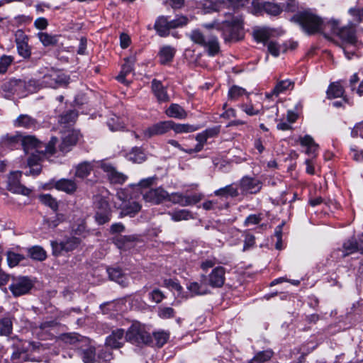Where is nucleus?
<instances>
[{
	"instance_id": "nucleus-1",
	"label": "nucleus",
	"mask_w": 363,
	"mask_h": 363,
	"mask_svg": "<svg viewBox=\"0 0 363 363\" xmlns=\"http://www.w3.org/2000/svg\"><path fill=\"white\" fill-rule=\"evenodd\" d=\"M225 16L226 18L222 22L213 21L210 23H204L202 26L208 30L215 28L221 31L225 42L238 41L242 39L244 32L242 18L233 16L230 13H225Z\"/></svg>"
},
{
	"instance_id": "nucleus-2",
	"label": "nucleus",
	"mask_w": 363,
	"mask_h": 363,
	"mask_svg": "<svg viewBox=\"0 0 363 363\" xmlns=\"http://www.w3.org/2000/svg\"><path fill=\"white\" fill-rule=\"evenodd\" d=\"M339 25V21L330 19L327 22L325 27H329L328 30L333 34L336 35L345 44V46L343 47V50L346 57L350 60L352 58V55L354 54V51H349L347 50V46L355 45L357 42L355 29L356 24L349 23L347 26L341 28Z\"/></svg>"
},
{
	"instance_id": "nucleus-3",
	"label": "nucleus",
	"mask_w": 363,
	"mask_h": 363,
	"mask_svg": "<svg viewBox=\"0 0 363 363\" xmlns=\"http://www.w3.org/2000/svg\"><path fill=\"white\" fill-rule=\"evenodd\" d=\"M292 20L297 22L303 31L309 35L325 32L329 29V27H325L327 22L324 23L320 17L309 11L300 13L294 16Z\"/></svg>"
},
{
	"instance_id": "nucleus-4",
	"label": "nucleus",
	"mask_w": 363,
	"mask_h": 363,
	"mask_svg": "<svg viewBox=\"0 0 363 363\" xmlns=\"http://www.w3.org/2000/svg\"><path fill=\"white\" fill-rule=\"evenodd\" d=\"M125 340L133 345L142 346L150 344L152 342V337L145 325L135 322L126 331Z\"/></svg>"
},
{
	"instance_id": "nucleus-5",
	"label": "nucleus",
	"mask_w": 363,
	"mask_h": 363,
	"mask_svg": "<svg viewBox=\"0 0 363 363\" xmlns=\"http://www.w3.org/2000/svg\"><path fill=\"white\" fill-rule=\"evenodd\" d=\"M189 37L194 43L206 48L209 56H215L220 51L218 40L215 35L205 34L195 29L190 33Z\"/></svg>"
},
{
	"instance_id": "nucleus-6",
	"label": "nucleus",
	"mask_w": 363,
	"mask_h": 363,
	"mask_svg": "<svg viewBox=\"0 0 363 363\" xmlns=\"http://www.w3.org/2000/svg\"><path fill=\"white\" fill-rule=\"evenodd\" d=\"M274 30L269 28H261L254 30L253 37L258 43H262L267 46L269 52L274 57H278L281 51L285 52V45L281 46L276 41L272 40Z\"/></svg>"
},
{
	"instance_id": "nucleus-7",
	"label": "nucleus",
	"mask_w": 363,
	"mask_h": 363,
	"mask_svg": "<svg viewBox=\"0 0 363 363\" xmlns=\"http://www.w3.org/2000/svg\"><path fill=\"white\" fill-rule=\"evenodd\" d=\"M187 18L185 16H179L174 20L169 21L165 16H160L155 21L154 28L158 35L161 37H166L169 34V30L183 26L187 23Z\"/></svg>"
},
{
	"instance_id": "nucleus-8",
	"label": "nucleus",
	"mask_w": 363,
	"mask_h": 363,
	"mask_svg": "<svg viewBox=\"0 0 363 363\" xmlns=\"http://www.w3.org/2000/svg\"><path fill=\"white\" fill-rule=\"evenodd\" d=\"M79 244L80 240L76 237L68 238L61 242L52 241L51 246L52 248V253L54 255L58 256L62 252H71L75 250Z\"/></svg>"
},
{
	"instance_id": "nucleus-9",
	"label": "nucleus",
	"mask_w": 363,
	"mask_h": 363,
	"mask_svg": "<svg viewBox=\"0 0 363 363\" xmlns=\"http://www.w3.org/2000/svg\"><path fill=\"white\" fill-rule=\"evenodd\" d=\"M171 125V121H160L155 123L143 130L142 138L149 139L152 137L164 135L169 132Z\"/></svg>"
},
{
	"instance_id": "nucleus-10",
	"label": "nucleus",
	"mask_w": 363,
	"mask_h": 363,
	"mask_svg": "<svg viewBox=\"0 0 363 363\" xmlns=\"http://www.w3.org/2000/svg\"><path fill=\"white\" fill-rule=\"evenodd\" d=\"M32 287L33 284L30 279L26 277H20L13 279L9 286V289L13 296H20L27 294Z\"/></svg>"
},
{
	"instance_id": "nucleus-11",
	"label": "nucleus",
	"mask_w": 363,
	"mask_h": 363,
	"mask_svg": "<svg viewBox=\"0 0 363 363\" xmlns=\"http://www.w3.org/2000/svg\"><path fill=\"white\" fill-rule=\"evenodd\" d=\"M21 172L16 171L11 172L8 178V187L9 190L22 195L28 196L31 190L21 184L20 178Z\"/></svg>"
},
{
	"instance_id": "nucleus-12",
	"label": "nucleus",
	"mask_w": 363,
	"mask_h": 363,
	"mask_svg": "<svg viewBox=\"0 0 363 363\" xmlns=\"http://www.w3.org/2000/svg\"><path fill=\"white\" fill-rule=\"evenodd\" d=\"M78 352L84 363H94L96 359V349L89 339H83L77 347Z\"/></svg>"
},
{
	"instance_id": "nucleus-13",
	"label": "nucleus",
	"mask_w": 363,
	"mask_h": 363,
	"mask_svg": "<svg viewBox=\"0 0 363 363\" xmlns=\"http://www.w3.org/2000/svg\"><path fill=\"white\" fill-rule=\"evenodd\" d=\"M239 186L243 194H257L262 189V182L255 177H243L239 182Z\"/></svg>"
},
{
	"instance_id": "nucleus-14",
	"label": "nucleus",
	"mask_w": 363,
	"mask_h": 363,
	"mask_svg": "<svg viewBox=\"0 0 363 363\" xmlns=\"http://www.w3.org/2000/svg\"><path fill=\"white\" fill-rule=\"evenodd\" d=\"M225 269L223 267L218 266L213 269L211 272L206 276L207 285L213 288H220L225 283Z\"/></svg>"
},
{
	"instance_id": "nucleus-15",
	"label": "nucleus",
	"mask_w": 363,
	"mask_h": 363,
	"mask_svg": "<svg viewBox=\"0 0 363 363\" xmlns=\"http://www.w3.org/2000/svg\"><path fill=\"white\" fill-rule=\"evenodd\" d=\"M169 193L161 187L151 189L143 194V199L146 202L157 205L167 200Z\"/></svg>"
},
{
	"instance_id": "nucleus-16",
	"label": "nucleus",
	"mask_w": 363,
	"mask_h": 363,
	"mask_svg": "<svg viewBox=\"0 0 363 363\" xmlns=\"http://www.w3.org/2000/svg\"><path fill=\"white\" fill-rule=\"evenodd\" d=\"M201 199V196L199 195H193L186 196L180 193H172V194H169L168 198H167L166 201H169L172 202L173 203H178L182 206H187L193 204H196L199 202Z\"/></svg>"
},
{
	"instance_id": "nucleus-17",
	"label": "nucleus",
	"mask_w": 363,
	"mask_h": 363,
	"mask_svg": "<svg viewBox=\"0 0 363 363\" xmlns=\"http://www.w3.org/2000/svg\"><path fill=\"white\" fill-rule=\"evenodd\" d=\"M80 138L79 131L75 130H68L62 138V143L60 145V150L62 152H68L70 147L75 145Z\"/></svg>"
},
{
	"instance_id": "nucleus-18",
	"label": "nucleus",
	"mask_w": 363,
	"mask_h": 363,
	"mask_svg": "<svg viewBox=\"0 0 363 363\" xmlns=\"http://www.w3.org/2000/svg\"><path fill=\"white\" fill-rule=\"evenodd\" d=\"M44 82L49 86L57 88L66 86L69 82V77L64 73L54 72L44 77Z\"/></svg>"
},
{
	"instance_id": "nucleus-19",
	"label": "nucleus",
	"mask_w": 363,
	"mask_h": 363,
	"mask_svg": "<svg viewBox=\"0 0 363 363\" xmlns=\"http://www.w3.org/2000/svg\"><path fill=\"white\" fill-rule=\"evenodd\" d=\"M126 341L124 330L116 329L112 331L111 334L106 337V345L111 348H120Z\"/></svg>"
},
{
	"instance_id": "nucleus-20",
	"label": "nucleus",
	"mask_w": 363,
	"mask_h": 363,
	"mask_svg": "<svg viewBox=\"0 0 363 363\" xmlns=\"http://www.w3.org/2000/svg\"><path fill=\"white\" fill-rule=\"evenodd\" d=\"M225 4L223 0H203L199 3L198 7L203 13H210L220 11Z\"/></svg>"
},
{
	"instance_id": "nucleus-21",
	"label": "nucleus",
	"mask_w": 363,
	"mask_h": 363,
	"mask_svg": "<svg viewBox=\"0 0 363 363\" xmlns=\"http://www.w3.org/2000/svg\"><path fill=\"white\" fill-rule=\"evenodd\" d=\"M101 168L107 173L108 179L111 183L123 184L127 179V176L121 172H118L110 164H103Z\"/></svg>"
},
{
	"instance_id": "nucleus-22",
	"label": "nucleus",
	"mask_w": 363,
	"mask_h": 363,
	"mask_svg": "<svg viewBox=\"0 0 363 363\" xmlns=\"http://www.w3.org/2000/svg\"><path fill=\"white\" fill-rule=\"evenodd\" d=\"M35 152H32L31 155L28 159V164L30 167L29 174L38 175L41 171V168L38 166L39 162L44 157L43 150H37ZM26 175L28 174L26 173Z\"/></svg>"
},
{
	"instance_id": "nucleus-23",
	"label": "nucleus",
	"mask_w": 363,
	"mask_h": 363,
	"mask_svg": "<svg viewBox=\"0 0 363 363\" xmlns=\"http://www.w3.org/2000/svg\"><path fill=\"white\" fill-rule=\"evenodd\" d=\"M13 125L16 128L35 129L38 125V122L28 114H21L13 121Z\"/></svg>"
},
{
	"instance_id": "nucleus-24",
	"label": "nucleus",
	"mask_w": 363,
	"mask_h": 363,
	"mask_svg": "<svg viewBox=\"0 0 363 363\" xmlns=\"http://www.w3.org/2000/svg\"><path fill=\"white\" fill-rule=\"evenodd\" d=\"M201 283L192 281L186 286L187 289L195 295H204L208 293L206 276L201 275Z\"/></svg>"
},
{
	"instance_id": "nucleus-25",
	"label": "nucleus",
	"mask_w": 363,
	"mask_h": 363,
	"mask_svg": "<svg viewBox=\"0 0 363 363\" xmlns=\"http://www.w3.org/2000/svg\"><path fill=\"white\" fill-rule=\"evenodd\" d=\"M21 143L25 152L26 153H28L30 150L33 149H35V151H37L41 150L43 148V143L33 135H22Z\"/></svg>"
},
{
	"instance_id": "nucleus-26",
	"label": "nucleus",
	"mask_w": 363,
	"mask_h": 363,
	"mask_svg": "<svg viewBox=\"0 0 363 363\" xmlns=\"http://www.w3.org/2000/svg\"><path fill=\"white\" fill-rule=\"evenodd\" d=\"M152 90L160 102H166L169 100L166 88L162 84L160 81L155 79L152 81Z\"/></svg>"
},
{
	"instance_id": "nucleus-27",
	"label": "nucleus",
	"mask_w": 363,
	"mask_h": 363,
	"mask_svg": "<svg viewBox=\"0 0 363 363\" xmlns=\"http://www.w3.org/2000/svg\"><path fill=\"white\" fill-rule=\"evenodd\" d=\"M55 187L59 191L72 194L76 191L77 185L72 179H61L55 183Z\"/></svg>"
},
{
	"instance_id": "nucleus-28",
	"label": "nucleus",
	"mask_w": 363,
	"mask_h": 363,
	"mask_svg": "<svg viewBox=\"0 0 363 363\" xmlns=\"http://www.w3.org/2000/svg\"><path fill=\"white\" fill-rule=\"evenodd\" d=\"M141 208L142 206L138 202L134 200L129 201L122 203L121 213L123 216L133 217L141 210Z\"/></svg>"
},
{
	"instance_id": "nucleus-29",
	"label": "nucleus",
	"mask_w": 363,
	"mask_h": 363,
	"mask_svg": "<svg viewBox=\"0 0 363 363\" xmlns=\"http://www.w3.org/2000/svg\"><path fill=\"white\" fill-rule=\"evenodd\" d=\"M14 317L11 314H6L0 318V335L9 336L13 330V320Z\"/></svg>"
},
{
	"instance_id": "nucleus-30",
	"label": "nucleus",
	"mask_w": 363,
	"mask_h": 363,
	"mask_svg": "<svg viewBox=\"0 0 363 363\" xmlns=\"http://www.w3.org/2000/svg\"><path fill=\"white\" fill-rule=\"evenodd\" d=\"M299 141L302 146L307 147L306 150V153L307 155L313 156L315 155L316 152L318 150V145L315 143L313 138L311 135H306L303 137H300Z\"/></svg>"
},
{
	"instance_id": "nucleus-31",
	"label": "nucleus",
	"mask_w": 363,
	"mask_h": 363,
	"mask_svg": "<svg viewBox=\"0 0 363 363\" xmlns=\"http://www.w3.org/2000/svg\"><path fill=\"white\" fill-rule=\"evenodd\" d=\"M165 113L169 117L177 119H184L187 117L186 111L177 104H172L166 110Z\"/></svg>"
},
{
	"instance_id": "nucleus-32",
	"label": "nucleus",
	"mask_w": 363,
	"mask_h": 363,
	"mask_svg": "<svg viewBox=\"0 0 363 363\" xmlns=\"http://www.w3.org/2000/svg\"><path fill=\"white\" fill-rule=\"evenodd\" d=\"M109 277L111 280L117 282L122 286H126L128 284V278L120 269L113 268L108 270Z\"/></svg>"
},
{
	"instance_id": "nucleus-33",
	"label": "nucleus",
	"mask_w": 363,
	"mask_h": 363,
	"mask_svg": "<svg viewBox=\"0 0 363 363\" xmlns=\"http://www.w3.org/2000/svg\"><path fill=\"white\" fill-rule=\"evenodd\" d=\"M134 62H135L134 57H128V58L125 59V62L122 66L121 71L120 74L116 77V79H118V82L123 83V84H127L125 77L133 71V66Z\"/></svg>"
},
{
	"instance_id": "nucleus-34",
	"label": "nucleus",
	"mask_w": 363,
	"mask_h": 363,
	"mask_svg": "<svg viewBox=\"0 0 363 363\" xmlns=\"http://www.w3.org/2000/svg\"><path fill=\"white\" fill-rule=\"evenodd\" d=\"M126 158L129 161L140 164L145 161L146 155L141 148L134 147L127 154Z\"/></svg>"
},
{
	"instance_id": "nucleus-35",
	"label": "nucleus",
	"mask_w": 363,
	"mask_h": 363,
	"mask_svg": "<svg viewBox=\"0 0 363 363\" xmlns=\"http://www.w3.org/2000/svg\"><path fill=\"white\" fill-rule=\"evenodd\" d=\"M9 87L14 94H21L25 91H30L27 87L26 81L22 79H13L9 82Z\"/></svg>"
},
{
	"instance_id": "nucleus-36",
	"label": "nucleus",
	"mask_w": 363,
	"mask_h": 363,
	"mask_svg": "<svg viewBox=\"0 0 363 363\" xmlns=\"http://www.w3.org/2000/svg\"><path fill=\"white\" fill-rule=\"evenodd\" d=\"M93 166L90 162H84L76 166L74 175L76 177L84 179L90 174Z\"/></svg>"
},
{
	"instance_id": "nucleus-37",
	"label": "nucleus",
	"mask_w": 363,
	"mask_h": 363,
	"mask_svg": "<svg viewBox=\"0 0 363 363\" xmlns=\"http://www.w3.org/2000/svg\"><path fill=\"white\" fill-rule=\"evenodd\" d=\"M170 128L171 130H173L176 133H187L194 132L197 130L199 128L190 124L176 123L171 121Z\"/></svg>"
},
{
	"instance_id": "nucleus-38",
	"label": "nucleus",
	"mask_w": 363,
	"mask_h": 363,
	"mask_svg": "<svg viewBox=\"0 0 363 363\" xmlns=\"http://www.w3.org/2000/svg\"><path fill=\"white\" fill-rule=\"evenodd\" d=\"M168 214L171 216L172 220L175 222L187 220L193 218V216L191 211L186 209H181L172 212H169Z\"/></svg>"
},
{
	"instance_id": "nucleus-39",
	"label": "nucleus",
	"mask_w": 363,
	"mask_h": 363,
	"mask_svg": "<svg viewBox=\"0 0 363 363\" xmlns=\"http://www.w3.org/2000/svg\"><path fill=\"white\" fill-rule=\"evenodd\" d=\"M175 54V50L171 46L166 45L161 48L159 56L162 64L167 63L172 60Z\"/></svg>"
},
{
	"instance_id": "nucleus-40",
	"label": "nucleus",
	"mask_w": 363,
	"mask_h": 363,
	"mask_svg": "<svg viewBox=\"0 0 363 363\" xmlns=\"http://www.w3.org/2000/svg\"><path fill=\"white\" fill-rule=\"evenodd\" d=\"M214 194L218 196L236 197L239 195V193L236 187L233 184H230L215 191Z\"/></svg>"
},
{
	"instance_id": "nucleus-41",
	"label": "nucleus",
	"mask_w": 363,
	"mask_h": 363,
	"mask_svg": "<svg viewBox=\"0 0 363 363\" xmlns=\"http://www.w3.org/2000/svg\"><path fill=\"white\" fill-rule=\"evenodd\" d=\"M343 94L344 89L339 82L332 83L327 90L328 99L342 97Z\"/></svg>"
},
{
	"instance_id": "nucleus-42",
	"label": "nucleus",
	"mask_w": 363,
	"mask_h": 363,
	"mask_svg": "<svg viewBox=\"0 0 363 363\" xmlns=\"http://www.w3.org/2000/svg\"><path fill=\"white\" fill-rule=\"evenodd\" d=\"M17 50L18 54L24 58H28L31 52L26 38L16 39Z\"/></svg>"
},
{
	"instance_id": "nucleus-43",
	"label": "nucleus",
	"mask_w": 363,
	"mask_h": 363,
	"mask_svg": "<svg viewBox=\"0 0 363 363\" xmlns=\"http://www.w3.org/2000/svg\"><path fill=\"white\" fill-rule=\"evenodd\" d=\"M22 135L16 133L14 135L6 134L1 138V142L7 146L14 147L16 144L21 142Z\"/></svg>"
},
{
	"instance_id": "nucleus-44",
	"label": "nucleus",
	"mask_w": 363,
	"mask_h": 363,
	"mask_svg": "<svg viewBox=\"0 0 363 363\" xmlns=\"http://www.w3.org/2000/svg\"><path fill=\"white\" fill-rule=\"evenodd\" d=\"M28 253L32 259L38 261H43L47 257L46 252L40 246H34L30 248Z\"/></svg>"
},
{
	"instance_id": "nucleus-45",
	"label": "nucleus",
	"mask_w": 363,
	"mask_h": 363,
	"mask_svg": "<svg viewBox=\"0 0 363 363\" xmlns=\"http://www.w3.org/2000/svg\"><path fill=\"white\" fill-rule=\"evenodd\" d=\"M39 200L43 204L49 206L54 211H56L58 208L57 201L49 194L40 195Z\"/></svg>"
},
{
	"instance_id": "nucleus-46",
	"label": "nucleus",
	"mask_w": 363,
	"mask_h": 363,
	"mask_svg": "<svg viewBox=\"0 0 363 363\" xmlns=\"http://www.w3.org/2000/svg\"><path fill=\"white\" fill-rule=\"evenodd\" d=\"M294 87V83L289 80H282L277 83L272 90V94L278 96L279 94L286 90L291 89Z\"/></svg>"
},
{
	"instance_id": "nucleus-47",
	"label": "nucleus",
	"mask_w": 363,
	"mask_h": 363,
	"mask_svg": "<svg viewBox=\"0 0 363 363\" xmlns=\"http://www.w3.org/2000/svg\"><path fill=\"white\" fill-rule=\"evenodd\" d=\"M152 336V341L155 342V345L158 347H162L167 342L169 337V334L164 330H160L153 333Z\"/></svg>"
},
{
	"instance_id": "nucleus-48",
	"label": "nucleus",
	"mask_w": 363,
	"mask_h": 363,
	"mask_svg": "<svg viewBox=\"0 0 363 363\" xmlns=\"http://www.w3.org/2000/svg\"><path fill=\"white\" fill-rule=\"evenodd\" d=\"M273 355V352L270 350L259 352L250 361L249 363H262L268 361Z\"/></svg>"
},
{
	"instance_id": "nucleus-49",
	"label": "nucleus",
	"mask_w": 363,
	"mask_h": 363,
	"mask_svg": "<svg viewBox=\"0 0 363 363\" xmlns=\"http://www.w3.org/2000/svg\"><path fill=\"white\" fill-rule=\"evenodd\" d=\"M342 247L344 250V256L359 252L357 241L354 239H350L345 242Z\"/></svg>"
},
{
	"instance_id": "nucleus-50",
	"label": "nucleus",
	"mask_w": 363,
	"mask_h": 363,
	"mask_svg": "<svg viewBox=\"0 0 363 363\" xmlns=\"http://www.w3.org/2000/svg\"><path fill=\"white\" fill-rule=\"evenodd\" d=\"M38 37L44 46L54 45L57 43L56 35H52L47 33H39Z\"/></svg>"
},
{
	"instance_id": "nucleus-51",
	"label": "nucleus",
	"mask_w": 363,
	"mask_h": 363,
	"mask_svg": "<svg viewBox=\"0 0 363 363\" xmlns=\"http://www.w3.org/2000/svg\"><path fill=\"white\" fill-rule=\"evenodd\" d=\"M263 9L269 14L277 16L281 13L282 9L279 5L272 2H266L263 5Z\"/></svg>"
},
{
	"instance_id": "nucleus-52",
	"label": "nucleus",
	"mask_w": 363,
	"mask_h": 363,
	"mask_svg": "<svg viewBox=\"0 0 363 363\" xmlns=\"http://www.w3.org/2000/svg\"><path fill=\"white\" fill-rule=\"evenodd\" d=\"M134 188L133 185L129 188L121 189L117 191V197L123 201V203L128 202L133 199L131 195V190Z\"/></svg>"
},
{
	"instance_id": "nucleus-53",
	"label": "nucleus",
	"mask_w": 363,
	"mask_h": 363,
	"mask_svg": "<svg viewBox=\"0 0 363 363\" xmlns=\"http://www.w3.org/2000/svg\"><path fill=\"white\" fill-rule=\"evenodd\" d=\"M23 259L24 257L20 254L12 252H7V262L9 266L11 267H16Z\"/></svg>"
},
{
	"instance_id": "nucleus-54",
	"label": "nucleus",
	"mask_w": 363,
	"mask_h": 363,
	"mask_svg": "<svg viewBox=\"0 0 363 363\" xmlns=\"http://www.w3.org/2000/svg\"><path fill=\"white\" fill-rule=\"evenodd\" d=\"M107 124L110 130L112 131L121 130L124 128L123 123L117 116L110 118L108 121Z\"/></svg>"
},
{
	"instance_id": "nucleus-55",
	"label": "nucleus",
	"mask_w": 363,
	"mask_h": 363,
	"mask_svg": "<svg viewBox=\"0 0 363 363\" xmlns=\"http://www.w3.org/2000/svg\"><path fill=\"white\" fill-rule=\"evenodd\" d=\"M246 93L245 90L238 86H233L228 91V97L231 100H237Z\"/></svg>"
},
{
	"instance_id": "nucleus-56",
	"label": "nucleus",
	"mask_w": 363,
	"mask_h": 363,
	"mask_svg": "<svg viewBox=\"0 0 363 363\" xmlns=\"http://www.w3.org/2000/svg\"><path fill=\"white\" fill-rule=\"evenodd\" d=\"M63 340L71 345H76L77 348L80 345V342L83 340V339H86L84 337H81L77 335H72V334H66L63 335Z\"/></svg>"
},
{
	"instance_id": "nucleus-57",
	"label": "nucleus",
	"mask_w": 363,
	"mask_h": 363,
	"mask_svg": "<svg viewBox=\"0 0 363 363\" xmlns=\"http://www.w3.org/2000/svg\"><path fill=\"white\" fill-rule=\"evenodd\" d=\"M13 61V57L11 55H3L0 58V74L6 72L8 67Z\"/></svg>"
},
{
	"instance_id": "nucleus-58",
	"label": "nucleus",
	"mask_w": 363,
	"mask_h": 363,
	"mask_svg": "<svg viewBox=\"0 0 363 363\" xmlns=\"http://www.w3.org/2000/svg\"><path fill=\"white\" fill-rule=\"evenodd\" d=\"M111 213L108 211H96L95 218L96 222L100 224H104L110 220Z\"/></svg>"
},
{
	"instance_id": "nucleus-59",
	"label": "nucleus",
	"mask_w": 363,
	"mask_h": 363,
	"mask_svg": "<svg viewBox=\"0 0 363 363\" xmlns=\"http://www.w3.org/2000/svg\"><path fill=\"white\" fill-rule=\"evenodd\" d=\"M77 117V113L74 111H70L66 114L61 116L60 122V123L64 124H70L71 123L74 122Z\"/></svg>"
},
{
	"instance_id": "nucleus-60",
	"label": "nucleus",
	"mask_w": 363,
	"mask_h": 363,
	"mask_svg": "<svg viewBox=\"0 0 363 363\" xmlns=\"http://www.w3.org/2000/svg\"><path fill=\"white\" fill-rule=\"evenodd\" d=\"M349 13L357 23H359L363 20V9L351 8L349 10Z\"/></svg>"
},
{
	"instance_id": "nucleus-61",
	"label": "nucleus",
	"mask_w": 363,
	"mask_h": 363,
	"mask_svg": "<svg viewBox=\"0 0 363 363\" xmlns=\"http://www.w3.org/2000/svg\"><path fill=\"white\" fill-rule=\"evenodd\" d=\"M57 141H58V140L57 138L52 137L51 138V140H50V142L47 145L43 144V147L45 148L44 150H43L44 155L45 153H48V154L55 153V145L57 144Z\"/></svg>"
},
{
	"instance_id": "nucleus-62",
	"label": "nucleus",
	"mask_w": 363,
	"mask_h": 363,
	"mask_svg": "<svg viewBox=\"0 0 363 363\" xmlns=\"http://www.w3.org/2000/svg\"><path fill=\"white\" fill-rule=\"evenodd\" d=\"M262 219V214H251L248 216L245 222V225L247 226L250 225H256L258 224Z\"/></svg>"
},
{
	"instance_id": "nucleus-63",
	"label": "nucleus",
	"mask_w": 363,
	"mask_h": 363,
	"mask_svg": "<svg viewBox=\"0 0 363 363\" xmlns=\"http://www.w3.org/2000/svg\"><path fill=\"white\" fill-rule=\"evenodd\" d=\"M255 244V238L253 235L246 233L244 240L243 251H246L252 247Z\"/></svg>"
},
{
	"instance_id": "nucleus-64",
	"label": "nucleus",
	"mask_w": 363,
	"mask_h": 363,
	"mask_svg": "<svg viewBox=\"0 0 363 363\" xmlns=\"http://www.w3.org/2000/svg\"><path fill=\"white\" fill-rule=\"evenodd\" d=\"M134 241V238L133 237H131V236H123V237H121L117 239V241H116V245H118V247L121 249L123 248V249H125L127 247H126V245H128L129 243L132 242Z\"/></svg>"
}]
</instances>
